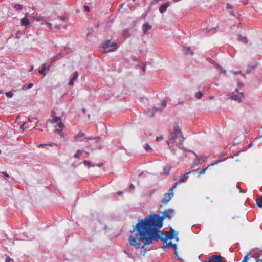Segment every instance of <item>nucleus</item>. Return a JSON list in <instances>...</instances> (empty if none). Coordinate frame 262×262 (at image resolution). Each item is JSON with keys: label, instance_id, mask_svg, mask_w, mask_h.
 <instances>
[{"label": "nucleus", "instance_id": "f257e3e1", "mask_svg": "<svg viewBox=\"0 0 262 262\" xmlns=\"http://www.w3.org/2000/svg\"><path fill=\"white\" fill-rule=\"evenodd\" d=\"M136 224L137 228H140L152 241L158 242L160 235H163L162 231L159 230L162 226L153 221L148 217L145 219H138Z\"/></svg>", "mask_w": 262, "mask_h": 262}, {"label": "nucleus", "instance_id": "f03ea898", "mask_svg": "<svg viewBox=\"0 0 262 262\" xmlns=\"http://www.w3.org/2000/svg\"><path fill=\"white\" fill-rule=\"evenodd\" d=\"M136 231L134 236L131 235L128 238V241L131 246H134L136 249H144L145 246L149 245L153 243V241L148 237L140 228H137V226H133V230L130 232L133 233Z\"/></svg>", "mask_w": 262, "mask_h": 262}, {"label": "nucleus", "instance_id": "7ed1b4c3", "mask_svg": "<svg viewBox=\"0 0 262 262\" xmlns=\"http://www.w3.org/2000/svg\"><path fill=\"white\" fill-rule=\"evenodd\" d=\"M174 210L173 209H168L163 212V215L162 216H160L159 214L152 213L148 217L158 223L159 225L163 226L164 219L168 218L170 219L174 216Z\"/></svg>", "mask_w": 262, "mask_h": 262}, {"label": "nucleus", "instance_id": "20e7f679", "mask_svg": "<svg viewBox=\"0 0 262 262\" xmlns=\"http://www.w3.org/2000/svg\"><path fill=\"white\" fill-rule=\"evenodd\" d=\"M184 140L181 129L178 125L174 126L173 132L170 135L169 141L173 142L179 148H182L181 146L183 145Z\"/></svg>", "mask_w": 262, "mask_h": 262}, {"label": "nucleus", "instance_id": "39448f33", "mask_svg": "<svg viewBox=\"0 0 262 262\" xmlns=\"http://www.w3.org/2000/svg\"><path fill=\"white\" fill-rule=\"evenodd\" d=\"M102 49L105 53L114 52L117 50L118 46L115 42H112L110 40H107L103 43Z\"/></svg>", "mask_w": 262, "mask_h": 262}, {"label": "nucleus", "instance_id": "423d86ee", "mask_svg": "<svg viewBox=\"0 0 262 262\" xmlns=\"http://www.w3.org/2000/svg\"><path fill=\"white\" fill-rule=\"evenodd\" d=\"M224 257L219 255H213L208 258V260L202 261V262H226Z\"/></svg>", "mask_w": 262, "mask_h": 262}, {"label": "nucleus", "instance_id": "0eeeda50", "mask_svg": "<svg viewBox=\"0 0 262 262\" xmlns=\"http://www.w3.org/2000/svg\"><path fill=\"white\" fill-rule=\"evenodd\" d=\"M244 97V93L240 92L238 93V90L236 89L235 92H233V93L232 94L231 98L235 101L240 102L242 100V98H243Z\"/></svg>", "mask_w": 262, "mask_h": 262}, {"label": "nucleus", "instance_id": "6e6552de", "mask_svg": "<svg viewBox=\"0 0 262 262\" xmlns=\"http://www.w3.org/2000/svg\"><path fill=\"white\" fill-rule=\"evenodd\" d=\"M174 194L172 191L170 193H165L164 195L163 199H162L161 202L164 205H166L168 202L171 200V196H173Z\"/></svg>", "mask_w": 262, "mask_h": 262}, {"label": "nucleus", "instance_id": "1a4fd4ad", "mask_svg": "<svg viewBox=\"0 0 262 262\" xmlns=\"http://www.w3.org/2000/svg\"><path fill=\"white\" fill-rule=\"evenodd\" d=\"M257 63L256 62L254 61L252 63L249 64L248 65V68L246 70V73L250 74L252 72L254 71L255 69L257 67Z\"/></svg>", "mask_w": 262, "mask_h": 262}, {"label": "nucleus", "instance_id": "9d476101", "mask_svg": "<svg viewBox=\"0 0 262 262\" xmlns=\"http://www.w3.org/2000/svg\"><path fill=\"white\" fill-rule=\"evenodd\" d=\"M170 3L169 2H166L161 5L159 8V11L161 13L163 14L166 12L167 8L169 6Z\"/></svg>", "mask_w": 262, "mask_h": 262}, {"label": "nucleus", "instance_id": "9b49d317", "mask_svg": "<svg viewBox=\"0 0 262 262\" xmlns=\"http://www.w3.org/2000/svg\"><path fill=\"white\" fill-rule=\"evenodd\" d=\"M182 51L184 52L185 54L186 55H193V52L191 51L190 47L182 46Z\"/></svg>", "mask_w": 262, "mask_h": 262}, {"label": "nucleus", "instance_id": "f8f14e48", "mask_svg": "<svg viewBox=\"0 0 262 262\" xmlns=\"http://www.w3.org/2000/svg\"><path fill=\"white\" fill-rule=\"evenodd\" d=\"M152 26L150 25L148 23H144L142 26V30L144 34H146L147 31L150 30Z\"/></svg>", "mask_w": 262, "mask_h": 262}, {"label": "nucleus", "instance_id": "ddd939ff", "mask_svg": "<svg viewBox=\"0 0 262 262\" xmlns=\"http://www.w3.org/2000/svg\"><path fill=\"white\" fill-rule=\"evenodd\" d=\"M78 77V72L75 71L74 73L73 77L70 79L69 84V85H73L74 81L76 80Z\"/></svg>", "mask_w": 262, "mask_h": 262}, {"label": "nucleus", "instance_id": "4468645a", "mask_svg": "<svg viewBox=\"0 0 262 262\" xmlns=\"http://www.w3.org/2000/svg\"><path fill=\"white\" fill-rule=\"evenodd\" d=\"M221 161L219 160H216L215 162H214L213 163L210 164L209 166H207L206 168H204V169H202L200 172H199V174H203L204 173L206 170L208 168V167L210 166H214L216 164H217L219 162H220Z\"/></svg>", "mask_w": 262, "mask_h": 262}, {"label": "nucleus", "instance_id": "2eb2a0df", "mask_svg": "<svg viewBox=\"0 0 262 262\" xmlns=\"http://www.w3.org/2000/svg\"><path fill=\"white\" fill-rule=\"evenodd\" d=\"M171 167L169 165H166L163 167V172L165 175H168L170 173Z\"/></svg>", "mask_w": 262, "mask_h": 262}, {"label": "nucleus", "instance_id": "dca6fc26", "mask_svg": "<svg viewBox=\"0 0 262 262\" xmlns=\"http://www.w3.org/2000/svg\"><path fill=\"white\" fill-rule=\"evenodd\" d=\"M238 40L243 42L244 43H247L248 42L247 37L243 36L241 34L238 35Z\"/></svg>", "mask_w": 262, "mask_h": 262}, {"label": "nucleus", "instance_id": "f3484780", "mask_svg": "<svg viewBox=\"0 0 262 262\" xmlns=\"http://www.w3.org/2000/svg\"><path fill=\"white\" fill-rule=\"evenodd\" d=\"M256 204L258 207L262 208V196H258L256 200Z\"/></svg>", "mask_w": 262, "mask_h": 262}, {"label": "nucleus", "instance_id": "a211bd4d", "mask_svg": "<svg viewBox=\"0 0 262 262\" xmlns=\"http://www.w3.org/2000/svg\"><path fill=\"white\" fill-rule=\"evenodd\" d=\"M49 68H50V66H48V67H46V65L45 64H44L43 66H42V68L41 70H39L38 72L39 74H42V75H46V73L45 72V70L47 69V70H49Z\"/></svg>", "mask_w": 262, "mask_h": 262}, {"label": "nucleus", "instance_id": "6ab92c4d", "mask_svg": "<svg viewBox=\"0 0 262 262\" xmlns=\"http://www.w3.org/2000/svg\"><path fill=\"white\" fill-rule=\"evenodd\" d=\"M71 52H72V50L70 48L66 47L64 49V51L62 52H61L60 53H61V56H63L66 54H69Z\"/></svg>", "mask_w": 262, "mask_h": 262}, {"label": "nucleus", "instance_id": "aec40b11", "mask_svg": "<svg viewBox=\"0 0 262 262\" xmlns=\"http://www.w3.org/2000/svg\"><path fill=\"white\" fill-rule=\"evenodd\" d=\"M85 137V134L82 132L78 133L75 136L74 139L76 141H77L79 138Z\"/></svg>", "mask_w": 262, "mask_h": 262}, {"label": "nucleus", "instance_id": "412c9836", "mask_svg": "<svg viewBox=\"0 0 262 262\" xmlns=\"http://www.w3.org/2000/svg\"><path fill=\"white\" fill-rule=\"evenodd\" d=\"M100 138H101V137L100 136H97V137H94V138H93L92 137H85V139H86L87 140H95V142L96 143H97L100 141Z\"/></svg>", "mask_w": 262, "mask_h": 262}, {"label": "nucleus", "instance_id": "4be33fe9", "mask_svg": "<svg viewBox=\"0 0 262 262\" xmlns=\"http://www.w3.org/2000/svg\"><path fill=\"white\" fill-rule=\"evenodd\" d=\"M61 118L60 117H57L56 116H54L53 118V119L51 120V122L53 123L57 122L58 121H61Z\"/></svg>", "mask_w": 262, "mask_h": 262}, {"label": "nucleus", "instance_id": "5701e85b", "mask_svg": "<svg viewBox=\"0 0 262 262\" xmlns=\"http://www.w3.org/2000/svg\"><path fill=\"white\" fill-rule=\"evenodd\" d=\"M21 24L24 26H27L29 24V21L27 17H24L21 20Z\"/></svg>", "mask_w": 262, "mask_h": 262}, {"label": "nucleus", "instance_id": "b1692460", "mask_svg": "<svg viewBox=\"0 0 262 262\" xmlns=\"http://www.w3.org/2000/svg\"><path fill=\"white\" fill-rule=\"evenodd\" d=\"M250 254V253H247L246 255L245 256L244 259H243L242 262H248V260H249L252 257V256L251 257H249Z\"/></svg>", "mask_w": 262, "mask_h": 262}, {"label": "nucleus", "instance_id": "393cba45", "mask_svg": "<svg viewBox=\"0 0 262 262\" xmlns=\"http://www.w3.org/2000/svg\"><path fill=\"white\" fill-rule=\"evenodd\" d=\"M165 235L167 236L168 237H169V239H172L174 238V235L176 234H171L169 233L168 232H166L165 233H164Z\"/></svg>", "mask_w": 262, "mask_h": 262}, {"label": "nucleus", "instance_id": "a878e982", "mask_svg": "<svg viewBox=\"0 0 262 262\" xmlns=\"http://www.w3.org/2000/svg\"><path fill=\"white\" fill-rule=\"evenodd\" d=\"M203 96V93L201 91H199L195 94V97L198 99H201Z\"/></svg>", "mask_w": 262, "mask_h": 262}, {"label": "nucleus", "instance_id": "bb28decb", "mask_svg": "<svg viewBox=\"0 0 262 262\" xmlns=\"http://www.w3.org/2000/svg\"><path fill=\"white\" fill-rule=\"evenodd\" d=\"M60 56H61V53H59L58 54H57L56 56H54L52 58V62H54L56 61Z\"/></svg>", "mask_w": 262, "mask_h": 262}, {"label": "nucleus", "instance_id": "cd10ccee", "mask_svg": "<svg viewBox=\"0 0 262 262\" xmlns=\"http://www.w3.org/2000/svg\"><path fill=\"white\" fill-rule=\"evenodd\" d=\"M168 246L172 247L174 249V250H177V245L176 244H173L172 242H170L168 243Z\"/></svg>", "mask_w": 262, "mask_h": 262}, {"label": "nucleus", "instance_id": "c85d7f7f", "mask_svg": "<svg viewBox=\"0 0 262 262\" xmlns=\"http://www.w3.org/2000/svg\"><path fill=\"white\" fill-rule=\"evenodd\" d=\"M83 163L86 166H92V167H94L95 166V164H91V162H89V161H87V160H84L83 161Z\"/></svg>", "mask_w": 262, "mask_h": 262}, {"label": "nucleus", "instance_id": "c756f323", "mask_svg": "<svg viewBox=\"0 0 262 262\" xmlns=\"http://www.w3.org/2000/svg\"><path fill=\"white\" fill-rule=\"evenodd\" d=\"M162 235H160V238H159L160 240L163 242L164 243H166L169 237H168L167 236L165 235V237H162Z\"/></svg>", "mask_w": 262, "mask_h": 262}, {"label": "nucleus", "instance_id": "7c9ffc66", "mask_svg": "<svg viewBox=\"0 0 262 262\" xmlns=\"http://www.w3.org/2000/svg\"><path fill=\"white\" fill-rule=\"evenodd\" d=\"M84 151L83 150H78L76 154H74V158H79L80 155L82 152H83Z\"/></svg>", "mask_w": 262, "mask_h": 262}, {"label": "nucleus", "instance_id": "2f4dec72", "mask_svg": "<svg viewBox=\"0 0 262 262\" xmlns=\"http://www.w3.org/2000/svg\"><path fill=\"white\" fill-rule=\"evenodd\" d=\"M194 155L196 156V159H195V160L194 161V163L195 165H198L200 163V158L196 154L194 153Z\"/></svg>", "mask_w": 262, "mask_h": 262}, {"label": "nucleus", "instance_id": "473e14b6", "mask_svg": "<svg viewBox=\"0 0 262 262\" xmlns=\"http://www.w3.org/2000/svg\"><path fill=\"white\" fill-rule=\"evenodd\" d=\"M5 95L7 97L11 98L13 96L14 94L12 92L9 91V92H6L5 93Z\"/></svg>", "mask_w": 262, "mask_h": 262}, {"label": "nucleus", "instance_id": "72a5a7b5", "mask_svg": "<svg viewBox=\"0 0 262 262\" xmlns=\"http://www.w3.org/2000/svg\"><path fill=\"white\" fill-rule=\"evenodd\" d=\"M34 20H35L37 21H40L41 20H43V17L42 16H36L33 17Z\"/></svg>", "mask_w": 262, "mask_h": 262}, {"label": "nucleus", "instance_id": "f704fd0d", "mask_svg": "<svg viewBox=\"0 0 262 262\" xmlns=\"http://www.w3.org/2000/svg\"><path fill=\"white\" fill-rule=\"evenodd\" d=\"M88 32L86 34L87 36L91 35V34L92 33V32L94 31V29L92 27H89V28H88Z\"/></svg>", "mask_w": 262, "mask_h": 262}, {"label": "nucleus", "instance_id": "c9c22d12", "mask_svg": "<svg viewBox=\"0 0 262 262\" xmlns=\"http://www.w3.org/2000/svg\"><path fill=\"white\" fill-rule=\"evenodd\" d=\"M14 8L17 10H21L23 9V6L20 4H16L15 5Z\"/></svg>", "mask_w": 262, "mask_h": 262}, {"label": "nucleus", "instance_id": "e433bc0d", "mask_svg": "<svg viewBox=\"0 0 262 262\" xmlns=\"http://www.w3.org/2000/svg\"><path fill=\"white\" fill-rule=\"evenodd\" d=\"M144 148H145V150L147 151H149V150H150L151 149L149 145L147 143H146L144 145Z\"/></svg>", "mask_w": 262, "mask_h": 262}, {"label": "nucleus", "instance_id": "4c0bfd02", "mask_svg": "<svg viewBox=\"0 0 262 262\" xmlns=\"http://www.w3.org/2000/svg\"><path fill=\"white\" fill-rule=\"evenodd\" d=\"M33 86V84L32 83H29L28 85H27V87L26 88L25 85H24L22 88V89L23 90H26V89H30L31 88H32V86Z\"/></svg>", "mask_w": 262, "mask_h": 262}, {"label": "nucleus", "instance_id": "58836bf2", "mask_svg": "<svg viewBox=\"0 0 262 262\" xmlns=\"http://www.w3.org/2000/svg\"><path fill=\"white\" fill-rule=\"evenodd\" d=\"M54 132L55 133H57L59 135L62 134V130L61 129H54Z\"/></svg>", "mask_w": 262, "mask_h": 262}, {"label": "nucleus", "instance_id": "ea45409f", "mask_svg": "<svg viewBox=\"0 0 262 262\" xmlns=\"http://www.w3.org/2000/svg\"><path fill=\"white\" fill-rule=\"evenodd\" d=\"M13 259L9 256H7L5 260V262H13Z\"/></svg>", "mask_w": 262, "mask_h": 262}, {"label": "nucleus", "instance_id": "a19ab883", "mask_svg": "<svg viewBox=\"0 0 262 262\" xmlns=\"http://www.w3.org/2000/svg\"><path fill=\"white\" fill-rule=\"evenodd\" d=\"M167 101L166 100H163L162 102V108L165 107L166 106Z\"/></svg>", "mask_w": 262, "mask_h": 262}, {"label": "nucleus", "instance_id": "79ce46f5", "mask_svg": "<svg viewBox=\"0 0 262 262\" xmlns=\"http://www.w3.org/2000/svg\"><path fill=\"white\" fill-rule=\"evenodd\" d=\"M27 124L26 122H25L20 126V129L24 130L25 129L28 128V126H26V124Z\"/></svg>", "mask_w": 262, "mask_h": 262}, {"label": "nucleus", "instance_id": "37998d69", "mask_svg": "<svg viewBox=\"0 0 262 262\" xmlns=\"http://www.w3.org/2000/svg\"><path fill=\"white\" fill-rule=\"evenodd\" d=\"M208 156H203L200 158V160L202 161V162H204L206 161V159L208 158Z\"/></svg>", "mask_w": 262, "mask_h": 262}, {"label": "nucleus", "instance_id": "c03bdc74", "mask_svg": "<svg viewBox=\"0 0 262 262\" xmlns=\"http://www.w3.org/2000/svg\"><path fill=\"white\" fill-rule=\"evenodd\" d=\"M57 126L62 129L65 126H64V125L63 123H62L61 122H60L57 124Z\"/></svg>", "mask_w": 262, "mask_h": 262}, {"label": "nucleus", "instance_id": "a18cd8bd", "mask_svg": "<svg viewBox=\"0 0 262 262\" xmlns=\"http://www.w3.org/2000/svg\"><path fill=\"white\" fill-rule=\"evenodd\" d=\"M185 182V180L183 178H181L179 180V181L177 182H176V184H180L182 183H184Z\"/></svg>", "mask_w": 262, "mask_h": 262}, {"label": "nucleus", "instance_id": "49530a36", "mask_svg": "<svg viewBox=\"0 0 262 262\" xmlns=\"http://www.w3.org/2000/svg\"><path fill=\"white\" fill-rule=\"evenodd\" d=\"M248 1L249 0H241V3L244 5H246L248 4Z\"/></svg>", "mask_w": 262, "mask_h": 262}, {"label": "nucleus", "instance_id": "de8ad7c7", "mask_svg": "<svg viewBox=\"0 0 262 262\" xmlns=\"http://www.w3.org/2000/svg\"><path fill=\"white\" fill-rule=\"evenodd\" d=\"M84 10L86 12H89L90 10V7L88 6H86V5H85L84 6Z\"/></svg>", "mask_w": 262, "mask_h": 262}, {"label": "nucleus", "instance_id": "09e8293b", "mask_svg": "<svg viewBox=\"0 0 262 262\" xmlns=\"http://www.w3.org/2000/svg\"><path fill=\"white\" fill-rule=\"evenodd\" d=\"M191 172H187V173H186L184 174L183 175V178H184L183 179H184V180H185V179H187V178H188V176H189V174Z\"/></svg>", "mask_w": 262, "mask_h": 262}, {"label": "nucleus", "instance_id": "8fccbe9b", "mask_svg": "<svg viewBox=\"0 0 262 262\" xmlns=\"http://www.w3.org/2000/svg\"><path fill=\"white\" fill-rule=\"evenodd\" d=\"M55 144L54 143H50V144H40L39 145V147H43L44 146H46V145H49V146H53V145Z\"/></svg>", "mask_w": 262, "mask_h": 262}, {"label": "nucleus", "instance_id": "3c124183", "mask_svg": "<svg viewBox=\"0 0 262 262\" xmlns=\"http://www.w3.org/2000/svg\"><path fill=\"white\" fill-rule=\"evenodd\" d=\"M129 33V31L128 30H125L123 32V35L124 36H126V37H128V34Z\"/></svg>", "mask_w": 262, "mask_h": 262}, {"label": "nucleus", "instance_id": "603ef678", "mask_svg": "<svg viewBox=\"0 0 262 262\" xmlns=\"http://www.w3.org/2000/svg\"><path fill=\"white\" fill-rule=\"evenodd\" d=\"M46 24L47 25V27H48V28H49L50 29H52V24H51V23H49V22H47V23H46Z\"/></svg>", "mask_w": 262, "mask_h": 262}, {"label": "nucleus", "instance_id": "864d4df0", "mask_svg": "<svg viewBox=\"0 0 262 262\" xmlns=\"http://www.w3.org/2000/svg\"><path fill=\"white\" fill-rule=\"evenodd\" d=\"M170 229L171 234H177V233H176V231L171 227H170Z\"/></svg>", "mask_w": 262, "mask_h": 262}, {"label": "nucleus", "instance_id": "5fc2aeb1", "mask_svg": "<svg viewBox=\"0 0 262 262\" xmlns=\"http://www.w3.org/2000/svg\"><path fill=\"white\" fill-rule=\"evenodd\" d=\"M162 139H163V137H162V136L157 137L156 138V140L157 141H160V140H161Z\"/></svg>", "mask_w": 262, "mask_h": 262}, {"label": "nucleus", "instance_id": "6e6d98bb", "mask_svg": "<svg viewBox=\"0 0 262 262\" xmlns=\"http://www.w3.org/2000/svg\"><path fill=\"white\" fill-rule=\"evenodd\" d=\"M148 250H147L146 249H144V251H142L141 252V253L142 254V255L143 256H145V253H146V252Z\"/></svg>", "mask_w": 262, "mask_h": 262}, {"label": "nucleus", "instance_id": "4d7b16f0", "mask_svg": "<svg viewBox=\"0 0 262 262\" xmlns=\"http://www.w3.org/2000/svg\"><path fill=\"white\" fill-rule=\"evenodd\" d=\"M60 18L62 21H66L67 20V18L66 17H60Z\"/></svg>", "mask_w": 262, "mask_h": 262}, {"label": "nucleus", "instance_id": "13d9d810", "mask_svg": "<svg viewBox=\"0 0 262 262\" xmlns=\"http://www.w3.org/2000/svg\"><path fill=\"white\" fill-rule=\"evenodd\" d=\"M3 174L6 177L9 178V175L6 172H3Z\"/></svg>", "mask_w": 262, "mask_h": 262}, {"label": "nucleus", "instance_id": "bf43d9fd", "mask_svg": "<svg viewBox=\"0 0 262 262\" xmlns=\"http://www.w3.org/2000/svg\"><path fill=\"white\" fill-rule=\"evenodd\" d=\"M142 70L143 71V72H145V71H146V64H144L143 66V67L142 68Z\"/></svg>", "mask_w": 262, "mask_h": 262}, {"label": "nucleus", "instance_id": "052dcab7", "mask_svg": "<svg viewBox=\"0 0 262 262\" xmlns=\"http://www.w3.org/2000/svg\"><path fill=\"white\" fill-rule=\"evenodd\" d=\"M178 184H176V183L174 184V185L172 186V187L170 189V190L172 191L178 185Z\"/></svg>", "mask_w": 262, "mask_h": 262}, {"label": "nucleus", "instance_id": "680f3d73", "mask_svg": "<svg viewBox=\"0 0 262 262\" xmlns=\"http://www.w3.org/2000/svg\"><path fill=\"white\" fill-rule=\"evenodd\" d=\"M169 148L170 149L171 151L172 152V154H173V155H175V154H176V151L174 150V149L171 148V147L170 146H169Z\"/></svg>", "mask_w": 262, "mask_h": 262}, {"label": "nucleus", "instance_id": "e2e57ef3", "mask_svg": "<svg viewBox=\"0 0 262 262\" xmlns=\"http://www.w3.org/2000/svg\"><path fill=\"white\" fill-rule=\"evenodd\" d=\"M227 8L228 9H232L233 8V7L231 5L229 4H227Z\"/></svg>", "mask_w": 262, "mask_h": 262}, {"label": "nucleus", "instance_id": "0e129e2a", "mask_svg": "<svg viewBox=\"0 0 262 262\" xmlns=\"http://www.w3.org/2000/svg\"><path fill=\"white\" fill-rule=\"evenodd\" d=\"M97 166L99 167H102L103 165V163H99V164H95V166Z\"/></svg>", "mask_w": 262, "mask_h": 262}, {"label": "nucleus", "instance_id": "69168bd1", "mask_svg": "<svg viewBox=\"0 0 262 262\" xmlns=\"http://www.w3.org/2000/svg\"><path fill=\"white\" fill-rule=\"evenodd\" d=\"M237 187L239 189V192L242 193L245 192L238 185H237Z\"/></svg>", "mask_w": 262, "mask_h": 262}, {"label": "nucleus", "instance_id": "338daca9", "mask_svg": "<svg viewBox=\"0 0 262 262\" xmlns=\"http://www.w3.org/2000/svg\"><path fill=\"white\" fill-rule=\"evenodd\" d=\"M97 148L98 149H102V146L101 145H99L98 146H97Z\"/></svg>", "mask_w": 262, "mask_h": 262}, {"label": "nucleus", "instance_id": "774afa93", "mask_svg": "<svg viewBox=\"0 0 262 262\" xmlns=\"http://www.w3.org/2000/svg\"><path fill=\"white\" fill-rule=\"evenodd\" d=\"M255 262H262V259L259 258H257Z\"/></svg>", "mask_w": 262, "mask_h": 262}]
</instances>
